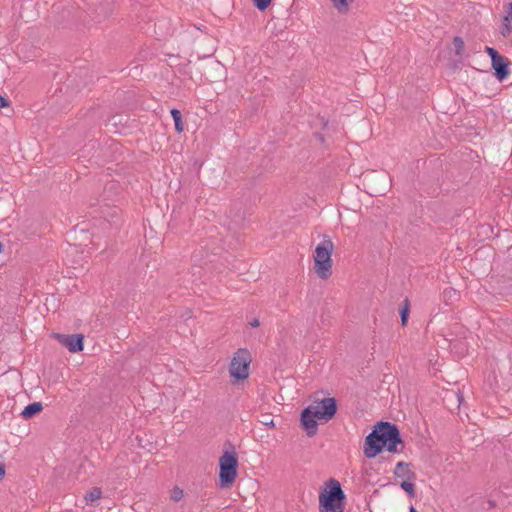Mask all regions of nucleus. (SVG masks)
<instances>
[{
	"instance_id": "f257e3e1",
	"label": "nucleus",
	"mask_w": 512,
	"mask_h": 512,
	"mask_svg": "<svg viewBox=\"0 0 512 512\" xmlns=\"http://www.w3.org/2000/svg\"><path fill=\"white\" fill-rule=\"evenodd\" d=\"M384 448L391 453H400L404 445L398 427L390 422L380 421L366 436L363 451L364 455L371 459Z\"/></svg>"
},
{
	"instance_id": "f03ea898",
	"label": "nucleus",
	"mask_w": 512,
	"mask_h": 512,
	"mask_svg": "<svg viewBox=\"0 0 512 512\" xmlns=\"http://www.w3.org/2000/svg\"><path fill=\"white\" fill-rule=\"evenodd\" d=\"M345 499L340 482L331 478L319 494V512H344Z\"/></svg>"
},
{
	"instance_id": "7ed1b4c3",
	"label": "nucleus",
	"mask_w": 512,
	"mask_h": 512,
	"mask_svg": "<svg viewBox=\"0 0 512 512\" xmlns=\"http://www.w3.org/2000/svg\"><path fill=\"white\" fill-rule=\"evenodd\" d=\"M334 244L324 235L323 240L316 246L314 253V270L320 279L326 280L332 275V252Z\"/></svg>"
},
{
	"instance_id": "20e7f679",
	"label": "nucleus",
	"mask_w": 512,
	"mask_h": 512,
	"mask_svg": "<svg viewBox=\"0 0 512 512\" xmlns=\"http://www.w3.org/2000/svg\"><path fill=\"white\" fill-rule=\"evenodd\" d=\"M219 486L229 488L237 477L238 459L235 452L225 451L219 458Z\"/></svg>"
},
{
	"instance_id": "39448f33",
	"label": "nucleus",
	"mask_w": 512,
	"mask_h": 512,
	"mask_svg": "<svg viewBox=\"0 0 512 512\" xmlns=\"http://www.w3.org/2000/svg\"><path fill=\"white\" fill-rule=\"evenodd\" d=\"M252 356L248 349L239 348L233 355L229 365V373L235 380H245L249 376Z\"/></svg>"
},
{
	"instance_id": "423d86ee",
	"label": "nucleus",
	"mask_w": 512,
	"mask_h": 512,
	"mask_svg": "<svg viewBox=\"0 0 512 512\" xmlns=\"http://www.w3.org/2000/svg\"><path fill=\"white\" fill-rule=\"evenodd\" d=\"M319 420L329 421L337 412V403L335 398H323L320 402L312 405Z\"/></svg>"
},
{
	"instance_id": "0eeeda50",
	"label": "nucleus",
	"mask_w": 512,
	"mask_h": 512,
	"mask_svg": "<svg viewBox=\"0 0 512 512\" xmlns=\"http://www.w3.org/2000/svg\"><path fill=\"white\" fill-rule=\"evenodd\" d=\"M54 337L60 344L66 347L70 352L77 353L83 350V335L81 334H59L56 333Z\"/></svg>"
},
{
	"instance_id": "6e6552de",
	"label": "nucleus",
	"mask_w": 512,
	"mask_h": 512,
	"mask_svg": "<svg viewBox=\"0 0 512 512\" xmlns=\"http://www.w3.org/2000/svg\"><path fill=\"white\" fill-rule=\"evenodd\" d=\"M316 419H318V416L315 413L313 406L309 405L301 413V423L309 437L315 435L317 432Z\"/></svg>"
},
{
	"instance_id": "1a4fd4ad",
	"label": "nucleus",
	"mask_w": 512,
	"mask_h": 512,
	"mask_svg": "<svg viewBox=\"0 0 512 512\" xmlns=\"http://www.w3.org/2000/svg\"><path fill=\"white\" fill-rule=\"evenodd\" d=\"M120 209L117 207H111L107 204L101 206L100 217L107 221L110 225H118L120 218Z\"/></svg>"
},
{
	"instance_id": "9d476101",
	"label": "nucleus",
	"mask_w": 512,
	"mask_h": 512,
	"mask_svg": "<svg viewBox=\"0 0 512 512\" xmlns=\"http://www.w3.org/2000/svg\"><path fill=\"white\" fill-rule=\"evenodd\" d=\"M508 66L509 61L502 55L492 61V68L495 70V75L499 80H503L508 76Z\"/></svg>"
},
{
	"instance_id": "9b49d317",
	"label": "nucleus",
	"mask_w": 512,
	"mask_h": 512,
	"mask_svg": "<svg viewBox=\"0 0 512 512\" xmlns=\"http://www.w3.org/2000/svg\"><path fill=\"white\" fill-rule=\"evenodd\" d=\"M43 410V406L41 402H33L27 405L23 411L21 412V415L24 419H30L36 414L40 413Z\"/></svg>"
},
{
	"instance_id": "f8f14e48",
	"label": "nucleus",
	"mask_w": 512,
	"mask_h": 512,
	"mask_svg": "<svg viewBox=\"0 0 512 512\" xmlns=\"http://www.w3.org/2000/svg\"><path fill=\"white\" fill-rule=\"evenodd\" d=\"M102 496V490L98 487L92 488L90 491L86 493L84 499L87 504H92L96 500H99Z\"/></svg>"
},
{
	"instance_id": "ddd939ff",
	"label": "nucleus",
	"mask_w": 512,
	"mask_h": 512,
	"mask_svg": "<svg viewBox=\"0 0 512 512\" xmlns=\"http://www.w3.org/2000/svg\"><path fill=\"white\" fill-rule=\"evenodd\" d=\"M354 0H331L333 7L339 12V13H347L349 11V5Z\"/></svg>"
},
{
	"instance_id": "4468645a",
	"label": "nucleus",
	"mask_w": 512,
	"mask_h": 512,
	"mask_svg": "<svg viewBox=\"0 0 512 512\" xmlns=\"http://www.w3.org/2000/svg\"><path fill=\"white\" fill-rule=\"evenodd\" d=\"M170 113H171V116H172V118L174 120L176 131L181 133L184 130L181 112L178 109L174 108V109L171 110Z\"/></svg>"
},
{
	"instance_id": "2eb2a0df",
	"label": "nucleus",
	"mask_w": 512,
	"mask_h": 512,
	"mask_svg": "<svg viewBox=\"0 0 512 512\" xmlns=\"http://www.w3.org/2000/svg\"><path fill=\"white\" fill-rule=\"evenodd\" d=\"M409 310H410V302H409L408 299H405L403 301V306H402V308L400 310L401 324L403 326H405L407 321H408Z\"/></svg>"
},
{
	"instance_id": "dca6fc26",
	"label": "nucleus",
	"mask_w": 512,
	"mask_h": 512,
	"mask_svg": "<svg viewBox=\"0 0 512 512\" xmlns=\"http://www.w3.org/2000/svg\"><path fill=\"white\" fill-rule=\"evenodd\" d=\"M408 466H409L408 463L398 462L395 467V470H394V475L396 477H406V476L409 477L408 476L409 471H404Z\"/></svg>"
},
{
	"instance_id": "f3484780",
	"label": "nucleus",
	"mask_w": 512,
	"mask_h": 512,
	"mask_svg": "<svg viewBox=\"0 0 512 512\" xmlns=\"http://www.w3.org/2000/svg\"><path fill=\"white\" fill-rule=\"evenodd\" d=\"M453 44L455 47V54L458 56L462 55L463 49H464V41L461 37L455 36L453 39Z\"/></svg>"
},
{
	"instance_id": "a211bd4d",
	"label": "nucleus",
	"mask_w": 512,
	"mask_h": 512,
	"mask_svg": "<svg viewBox=\"0 0 512 512\" xmlns=\"http://www.w3.org/2000/svg\"><path fill=\"white\" fill-rule=\"evenodd\" d=\"M400 487L407 492L410 497H415V485L412 482L403 481Z\"/></svg>"
},
{
	"instance_id": "6ab92c4d",
	"label": "nucleus",
	"mask_w": 512,
	"mask_h": 512,
	"mask_svg": "<svg viewBox=\"0 0 512 512\" xmlns=\"http://www.w3.org/2000/svg\"><path fill=\"white\" fill-rule=\"evenodd\" d=\"M184 496L183 490L179 487H174L171 491V499L175 502L180 501Z\"/></svg>"
},
{
	"instance_id": "aec40b11",
	"label": "nucleus",
	"mask_w": 512,
	"mask_h": 512,
	"mask_svg": "<svg viewBox=\"0 0 512 512\" xmlns=\"http://www.w3.org/2000/svg\"><path fill=\"white\" fill-rule=\"evenodd\" d=\"M504 26L507 31L512 30V2L509 4V14L504 17Z\"/></svg>"
},
{
	"instance_id": "412c9836",
	"label": "nucleus",
	"mask_w": 512,
	"mask_h": 512,
	"mask_svg": "<svg viewBox=\"0 0 512 512\" xmlns=\"http://www.w3.org/2000/svg\"><path fill=\"white\" fill-rule=\"evenodd\" d=\"M253 2L258 10L264 11L270 5L271 0H253Z\"/></svg>"
},
{
	"instance_id": "4be33fe9",
	"label": "nucleus",
	"mask_w": 512,
	"mask_h": 512,
	"mask_svg": "<svg viewBox=\"0 0 512 512\" xmlns=\"http://www.w3.org/2000/svg\"><path fill=\"white\" fill-rule=\"evenodd\" d=\"M260 423L265 426L272 427V428L275 427L274 421L269 414L261 415Z\"/></svg>"
},
{
	"instance_id": "5701e85b",
	"label": "nucleus",
	"mask_w": 512,
	"mask_h": 512,
	"mask_svg": "<svg viewBox=\"0 0 512 512\" xmlns=\"http://www.w3.org/2000/svg\"><path fill=\"white\" fill-rule=\"evenodd\" d=\"M485 52L490 56L491 58V61L495 60L496 58H498L499 56H501L497 50H495L494 48L492 47H489V46H486L485 48Z\"/></svg>"
},
{
	"instance_id": "b1692460",
	"label": "nucleus",
	"mask_w": 512,
	"mask_h": 512,
	"mask_svg": "<svg viewBox=\"0 0 512 512\" xmlns=\"http://www.w3.org/2000/svg\"><path fill=\"white\" fill-rule=\"evenodd\" d=\"M9 106V101L2 95H0V108H5Z\"/></svg>"
},
{
	"instance_id": "393cba45",
	"label": "nucleus",
	"mask_w": 512,
	"mask_h": 512,
	"mask_svg": "<svg viewBox=\"0 0 512 512\" xmlns=\"http://www.w3.org/2000/svg\"><path fill=\"white\" fill-rule=\"evenodd\" d=\"M4 476H5V465L0 464V481L4 478Z\"/></svg>"
},
{
	"instance_id": "a878e982",
	"label": "nucleus",
	"mask_w": 512,
	"mask_h": 512,
	"mask_svg": "<svg viewBox=\"0 0 512 512\" xmlns=\"http://www.w3.org/2000/svg\"><path fill=\"white\" fill-rule=\"evenodd\" d=\"M252 327H258L260 325V322L258 319H253L250 323H249Z\"/></svg>"
},
{
	"instance_id": "bb28decb",
	"label": "nucleus",
	"mask_w": 512,
	"mask_h": 512,
	"mask_svg": "<svg viewBox=\"0 0 512 512\" xmlns=\"http://www.w3.org/2000/svg\"><path fill=\"white\" fill-rule=\"evenodd\" d=\"M409 512H417V510L413 506H411Z\"/></svg>"
},
{
	"instance_id": "cd10ccee",
	"label": "nucleus",
	"mask_w": 512,
	"mask_h": 512,
	"mask_svg": "<svg viewBox=\"0 0 512 512\" xmlns=\"http://www.w3.org/2000/svg\"><path fill=\"white\" fill-rule=\"evenodd\" d=\"M3 250V244L0 242V253L2 252Z\"/></svg>"
},
{
	"instance_id": "c85d7f7f",
	"label": "nucleus",
	"mask_w": 512,
	"mask_h": 512,
	"mask_svg": "<svg viewBox=\"0 0 512 512\" xmlns=\"http://www.w3.org/2000/svg\"><path fill=\"white\" fill-rule=\"evenodd\" d=\"M509 251H510V253H512V246H511V248H510V250H509Z\"/></svg>"
}]
</instances>
